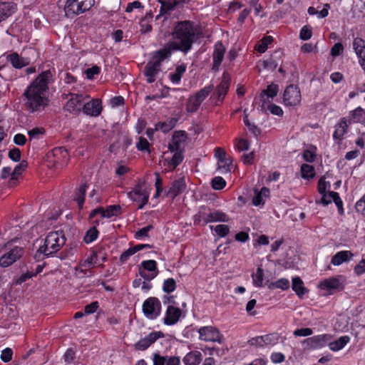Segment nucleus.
<instances>
[{
  "label": "nucleus",
  "instance_id": "10",
  "mask_svg": "<svg viewBox=\"0 0 365 365\" xmlns=\"http://www.w3.org/2000/svg\"><path fill=\"white\" fill-rule=\"evenodd\" d=\"M158 274L157 263L155 260L143 261L139 267V274L145 280L150 281Z\"/></svg>",
  "mask_w": 365,
  "mask_h": 365
},
{
  "label": "nucleus",
  "instance_id": "19",
  "mask_svg": "<svg viewBox=\"0 0 365 365\" xmlns=\"http://www.w3.org/2000/svg\"><path fill=\"white\" fill-rule=\"evenodd\" d=\"M181 314L182 312L180 308L173 305L168 306L164 318L165 324L169 326L175 324L178 322Z\"/></svg>",
  "mask_w": 365,
  "mask_h": 365
},
{
  "label": "nucleus",
  "instance_id": "41",
  "mask_svg": "<svg viewBox=\"0 0 365 365\" xmlns=\"http://www.w3.org/2000/svg\"><path fill=\"white\" fill-rule=\"evenodd\" d=\"M253 283L257 287H262L264 280V271L258 267L255 273L252 274Z\"/></svg>",
  "mask_w": 365,
  "mask_h": 365
},
{
  "label": "nucleus",
  "instance_id": "64",
  "mask_svg": "<svg viewBox=\"0 0 365 365\" xmlns=\"http://www.w3.org/2000/svg\"><path fill=\"white\" fill-rule=\"evenodd\" d=\"M354 272L357 275L365 273V259H361L354 267Z\"/></svg>",
  "mask_w": 365,
  "mask_h": 365
},
{
  "label": "nucleus",
  "instance_id": "1",
  "mask_svg": "<svg viewBox=\"0 0 365 365\" xmlns=\"http://www.w3.org/2000/svg\"><path fill=\"white\" fill-rule=\"evenodd\" d=\"M51 77L49 70L42 72L24 92V105L29 112H41L48 106L46 91Z\"/></svg>",
  "mask_w": 365,
  "mask_h": 365
},
{
  "label": "nucleus",
  "instance_id": "14",
  "mask_svg": "<svg viewBox=\"0 0 365 365\" xmlns=\"http://www.w3.org/2000/svg\"><path fill=\"white\" fill-rule=\"evenodd\" d=\"M128 195L132 200L140 202L138 209H142L147 204L149 197L148 193L140 184H138L132 191L128 193Z\"/></svg>",
  "mask_w": 365,
  "mask_h": 365
},
{
  "label": "nucleus",
  "instance_id": "45",
  "mask_svg": "<svg viewBox=\"0 0 365 365\" xmlns=\"http://www.w3.org/2000/svg\"><path fill=\"white\" fill-rule=\"evenodd\" d=\"M174 152L175 154L169 162V164L173 167V169L175 168L178 165H180L183 160V156L182 155V151Z\"/></svg>",
  "mask_w": 365,
  "mask_h": 365
},
{
  "label": "nucleus",
  "instance_id": "42",
  "mask_svg": "<svg viewBox=\"0 0 365 365\" xmlns=\"http://www.w3.org/2000/svg\"><path fill=\"white\" fill-rule=\"evenodd\" d=\"M98 230L95 227H91L86 232V233L84 236L83 240L86 243H91V242H93L98 237Z\"/></svg>",
  "mask_w": 365,
  "mask_h": 365
},
{
  "label": "nucleus",
  "instance_id": "50",
  "mask_svg": "<svg viewBox=\"0 0 365 365\" xmlns=\"http://www.w3.org/2000/svg\"><path fill=\"white\" fill-rule=\"evenodd\" d=\"M264 341L266 345H274L278 342L279 336L277 334H269L263 335Z\"/></svg>",
  "mask_w": 365,
  "mask_h": 365
},
{
  "label": "nucleus",
  "instance_id": "44",
  "mask_svg": "<svg viewBox=\"0 0 365 365\" xmlns=\"http://www.w3.org/2000/svg\"><path fill=\"white\" fill-rule=\"evenodd\" d=\"M278 91V86L274 83H272L267 86L266 90L262 91V97L263 98L264 96H267V97L274 98L277 96Z\"/></svg>",
  "mask_w": 365,
  "mask_h": 365
},
{
  "label": "nucleus",
  "instance_id": "2",
  "mask_svg": "<svg viewBox=\"0 0 365 365\" xmlns=\"http://www.w3.org/2000/svg\"><path fill=\"white\" fill-rule=\"evenodd\" d=\"M198 36V29L190 21H179L174 26L172 32V40L163 49L169 51L171 56L173 51H180L187 54L192 47V44Z\"/></svg>",
  "mask_w": 365,
  "mask_h": 365
},
{
  "label": "nucleus",
  "instance_id": "46",
  "mask_svg": "<svg viewBox=\"0 0 365 365\" xmlns=\"http://www.w3.org/2000/svg\"><path fill=\"white\" fill-rule=\"evenodd\" d=\"M176 288V282L174 279L169 278L164 281L163 290L165 292L170 293Z\"/></svg>",
  "mask_w": 365,
  "mask_h": 365
},
{
  "label": "nucleus",
  "instance_id": "8",
  "mask_svg": "<svg viewBox=\"0 0 365 365\" xmlns=\"http://www.w3.org/2000/svg\"><path fill=\"white\" fill-rule=\"evenodd\" d=\"M160 311L161 303L160 300L155 297L147 299L143 304V312L148 319H155L160 315Z\"/></svg>",
  "mask_w": 365,
  "mask_h": 365
},
{
  "label": "nucleus",
  "instance_id": "13",
  "mask_svg": "<svg viewBox=\"0 0 365 365\" xmlns=\"http://www.w3.org/2000/svg\"><path fill=\"white\" fill-rule=\"evenodd\" d=\"M284 103L287 106H296L301 101V93L299 88L295 85L288 86L283 95Z\"/></svg>",
  "mask_w": 365,
  "mask_h": 365
},
{
  "label": "nucleus",
  "instance_id": "52",
  "mask_svg": "<svg viewBox=\"0 0 365 365\" xmlns=\"http://www.w3.org/2000/svg\"><path fill=\"white\" fill-rule=\"evenodd\" d=\"M33 277V269H31V270H28L26 273L22 274L19 277L16 278L14 280V283L16 284H21L23 282L32 278Z\"/></svg>",
  "mask_w": 365,
  "mask_h": 365
},
{
  "label": "nucleus",
  "instance_id": "62",
  "mask_svg": "<svg viewBox=\"0 0 365 365\" xmlns=\"http://www.w3.org/2000/svg\"><path fill=\"white\" fill-rule=\"evenodd\" d=\"M270 359L273 363H282L284 361L285 356L280 352H274L271 354Z\"/></svg>",
  "mask_w": 365,
  "mask_h": 365
},
{
  "label": "nucleus",
  "instance_id": "57",
  "mask_svg": "<svg viewBox=\"0 0 365 365\" xmlns=\"http://www.w3.org/2000/svg\"><path fill=\"white\" fill-rule=\"evenodd\" d=\"M135 253H136V251L134 247L128 248L120 255V261L121 262H126L129 257L133 255Z\"/></svg>",
  "mask_w": 365,
  "mask_h": 365
},
{
  "label": "nucleus",
  "instance_id": "6",
  "mask_svg": "<svg viewBox=\"0 0 365 365\" xmlns=\"http://www.w3.org/2000/svg\"><path fill=\"white\" fill-rule=\"evenodd\" d=\"M345 277L342 275L331 277L319 282L318 287L326 290L331 294L336 291L342 290L344 287Z\"/></svg>",
  "mask_w": 365,
  "mask_h": 365
},
{
  "label": "nucleus",
  "instance_id": "33",
  "mask_svg": "<svg viewBox=\"0 0 365 365\" xmlns=\"http://www.w3.org/2000/svg\"><path fill=\"white\" fill-rule=\"evenodd\" d=\"M255 195L252 199V204L258 206L264 204L263 197H267L269 194V190L265 187H262L259 192L257 189L255 190Z\"/></svg>",
  "mask_w": 365,
  "mask_h": 365
},
{
  "label": "nucleus",
  "instance_id": "37",
  "mask_svg": "<svg viewBox=\"0 0 365 365\" xmlns=\"http://www.w3.org/2000/svg\"><path fill=\"white\" fill-rule=\"evenodd\" d=\"M213 88L214 86L212 85L205 86V88L197 91L196 94L194 95L193 96L201 104L202 102L208 96V95L213 90Z\"/></svg>",
  "mask_w": 365,
  "mask_h": 365
},
{
  "label": "nucleus",
  "instance_id": "35",
  "mask_svg": "<svg viewBox=\"0 0 365 365\" xmlns=\"http://www.w3.org/2000/svg\"><path fill=\"white\" fill-rule=\"evenodd\" d=\"M177 121H178L177 118H172L167 121L158 123L156 125V130H160L163 133H167V132L170 131L171 129H173L176 125Z\"/></svg>",
  "mask_w": 365,
  "mask_h": 365
},
{
  "label": "nucleus",
  "instance_id": "60",
  "mask_svg": "<svg viewBox=\"0 0 365 365\" xmlns=\"http://www.w3.org/2000/svg\"><path fill=\"white\" fill-rule=\"evenodd\" d=\"M355 207L357 212L365 216V195L356 203Z\"/></svg>",
  "mask_w": 365,
  "mask_h": 365
},
{
  "label": "nucleus",
  "instance_id": "36",
  "mask_svg": "<svg viewBox=\"0 0 365 365\" xmlns=\"http://www.w3.org/2000/svg\"><path fill=\"white\" fill-rule=\"evenodd\" d=\"M348 120L349 123L363 122L365 120V110L360 107L357 108L351 113V117Z\"/></svg>",
  "mask_w": 365,
  "mask_h": 365
},
{
  "label": "nucleus",
  "instance_id": "5",
  "mask_svg": "<svg viewBox=\"0 0 365 365\" xmlns=\"http://www.w3.org/2000/svg\"><path fill=\"white\" fill-rule=\"evenodd\" d=\"M94 4V0H66L64 10L67 15H78L88 11Z\"/></svg>",
  "mask_w": 365,
  "mask_h": 365
},
{
  "label": "nucleus",
  "instance_id": "25",
  "mask_svg": "<svg viewBox=\"0 0 365 365\" xmlns=\"http://www.w3.org/2000/svg\"><path fill=\"white\" fill-rule=\"evenodd\" d=\"M8 61L14 68L18 69L26 66L30 63V61L28 58L21 57L17 53L10 54L8 56Z\"/></svg>",
  "mask_w": 365,
  "mask_h": 365
},
{
  "label": "nucleus",
  "instance_id": "4",
  "mask_svg": "<svg viewBox=\"0 0 365 365\" xmlns=\"http://www.w3.org/2000/svg\"><path fill=\"white\" fill-rule=\"evenodd\" d=\"M170 56L169 51L163 48L154 53L153 60L148 62L144 69V74L148 83H152L155 81V76L160 71L161 63Z\"/></svg>",
  "mask_w": 365,
  "mask_h": 365
},
{
  "label": "nucleus",
  "instance_id": "31",
  "mask_svg": "<svg viewBox=\"0 0 365 365\" xmlns=\"http://www.w3.org/2000/svg\"><path fill=\"white\" fill-rule=\"evenodd\" d=\"M349 124L350 123H349V120H346V118H343L341 121L335 126V130L333 135L334 138L336 139H341L346 132V128Z\"/></svg>",
  "mask_w": 365,
  "mask_h": 365
},
{
  "label": "nucleus",
  "instance_id": "63",
  "mask_svg": "<svg viewBox=\"0 0 365 365\" xmlns=\"http://www.w3.org/2000/svg\"><path fill=\"white\" fill-rule=\"evenodd\" d=\"M166 361L167 356H162L158 354H153V365H165Z\"/></svg>",
  "mask_w": 365,
  "mask_h": 365
},
{
  "label": "nucleus",
  "instance_id": "7",
  "mask_svg": "<svg viewBox=\"0 0 365 365\" xmlns=\"http://www.w3.org/2000/svg\"><path fill=\"white\" fill-rule=\"evenodd\" d=\"M89 96L83 94L71 93L64 109L73 114H78L82 111L85 101L88 100Z\"/></svg>",
  "mask_w": 365,
  "mask_h": 365
},
{
  "label": "nucleus",
  "instance_id": "18",
  "mask_svg": "<svg viewBox=\"0 0 365 365\" xmlns=\"http://www.w3.org/2000/svg\"><path fill=\"white\" fill-rule=\"evenodd\" d=\"M230 76L224 73L220 83L216 88L217 101L222 102L225 97L230 87Z\"/></svg>",
  "mask_w": 365,
  "mask_h": 365
},
{
  "label": "nucleus",
  "instance_id": "28",
  "mask_svg": "<svg viewBox=\"0 0 365 365\" xmlns=\"http://www.w3.org/2000/svg\"><path fill=\"white\" fill-rule=\"evenodd\" d=\"M352 257L353 254L351 251H340L332 257L331 262L335 266H339L343 262L350 260Z\"/></svg>",
  "mask_w": 365,
  "mask_h": 365
},
{
  "label": "nucleus",
  "instance_id": "55",
  "mask_svg": "<svg viewBox=\"0 0 365 365\" xmlns=\"http://www.w3.org/2000/svg\"><path fill=\"white\" fill-rule=\"evenodd\" d=\"M12 355V349L11 348H6L1 351L0 357L4 362L7 363L11 360Z\"/></svg>",
  "mask_w": 365,
  "mask_h": 365
},
{
  "label": "nucleus",
  "instance_id": "34",
  "mask_svg": "<svg viewBox=\"0 0 365 365\" xmlns=\"http://www.w3.org/2000/svg\"><path fill=\"white\" fill-rule=\"evenodd\" d=\"M186 71V66L184 64H181L175 68V70L173 73H170V78L171 81L175 84H178L181 80L182 75Z\"/></svg>",
  "mask_w": 365,
  "mask_h": 365
},
{
  "label": "nucleus",
  "instance_id": "11",
  "mask_svg": "<svg viewBox=\"0 0 365 365\" xmlns=\"http://www.w3.org/2000/svg\"><path fill=\"white\" fill-rule=\"evenodd\" d=\"M24 250L22 247L16 246L11 248L8 252L3 255L0 258V265L3 267H7L19 259L24 255Z\"/></svg>",
  "mask_w": 365,
  "mask_h": 365
},
{
  "label": "nucleus",
  "instance_id": "56",
  "mask_svg": "<svg viewBox=\"0 0 365 365\" xmlns=\"http://www.w3.org/2000/svg\"><path fill=\"white\" fill-rule=\"evenodd\" d=\"M334 193H336L334 191H330L328 193H324L322 195V203H323L324 205H327L329 203H331L332 201L334 202L335 195H334Z\"/></svg>",
  "mask_w": 365,
  "mask_h": 365
},
{
  "label": "nucleus",
  "instance_id": "3",
  "mask_svg": "<svg viewBox=\"0 0 365 365\" xmlns=\"http://www.w3.org/2000/svg\"><path fill=\"white\" fill-rule=\"evenodd\" d=\"M66 238L63 231L49 232L44 241V244L38 249L40 253L46 257L56 253L66 243Z\"/></svg>",
  "mask_w": 365,
  "mask_h": 365
},
{
  "label": "nucleus",
  "instance_id": "39",
  "mask_svg": "<svg viewBox=\"0 0 365 365\" xmlns=\"http://www.w3.org/2000/svg\"><path fill=\"white\" fill-rule=\"evenodd\" d=\"M268 287L270 289L279 288L282 290H286L289 288V282L287 279L282 278L274 282H271Z\"/></svg>",
  "mask_w": 365,
  "mask_h": 365
},
{
  "label": "nucleus",
  "instance_id": "24",
  "mask_svg": "<svg viewBox=\"0 0 365 365\" xmlns=\"http://www.w3.org/2000/svg\"><path fill=\"white\" fill-rule=\"evenodd\" d=\"M186 184L183 178L174 181L168 191V195L174 199L178 195L182 192L185 189Z\"/></svg>",
  "mask_w": 365,
  "mask_h": 365
},
{
  "label": "nucleus",
  "instance_id": "16",
  "mask_svg": "<svg viewBox=\"0 0 365 365\" xmlns=\"http://www.w3.org/2000/svg\"><path fill=\"white\" fill-rule=\"evenodd\" d=\"M82 111L87 115L98 116L102 111L101 101L98 98L85 101Z\"/></svg>",
  "mask_w": 365,
  "mask_h": 365
},
{
  "label": "nucleus",
  "instance_id": "43",
  "mask_svg": "<svg viewBox=\"0 0 365 365\" xmlns=\"http://www.w3.org/2000/svg\"><path fill=\"white\" fill-rule=\"evenodd\" d=\"M200 106V103L197 101V100H196L193 96H190L187 102L186 110L188 113H194L198 109Z\"/></svg>",
  "mask_w": 365,
  "mask_h": 365
},
{
  "label": "nucleus",
  "instance_id": "29",
  "mask_svg": "<svg viewBox=\"0 0 365 365\" xmlns=\"http://www.w3.org/2000/svg\"><path fill=\"white\" fill-rule=\"evenodd\" d=\"M292 287L300 298L308 292V289L304 286L303 281L299 277H295L292 279Z\"/></svg>",
  "mask_w": 365,
  "mask_h": 365
},
{
  "label": "nucleus",
  "instance_id": "40",
  "mask_svg": "<svg viewBox=\"0 0 365 365\" xmlns=\"http://www.w3.org/2000/svg\"><path fill=\"white\" fill-rule=\"evenodd\" d=\"M302 177L304 179L314 178L315 175L314 168L312 165L303 164L301 166Z\"/></svg>",
  "mask_w": 365,
  "mask_h": 365
},
{
  "label": "nucleus",
  "instance_id": "49",
  "mask_svg": "<svg viewBox=\"0 0 365 365\" xmlns=\"http://www.w3.org/2000/svg\"><path fill=\"white\" fill-rule=\"evenodd\" d=\"M150 144L148 141L143 137H140L138 142L136 144V148L140 151H147L150 153L149 149Z\"/></svg>",
  "mask_w": 365,
  "mask_h": 365
},
{
  "label": "nucleus",
  "instance_id": "58",
  "mask_svg": "<svg viewBox=\"0 0 365 365\" xmlns=\"http://www.w3.org/2000/svg\"><path fill=\"white\" fill-rule=\"evenodd\" d=\"M293 334L295 336H307L312 335L313 331L310 328H302L294 330Z\"/></svg>",
  "mask_w": 365,
  "mask_h": 365
},
{
  "label": "nucleus",
  "instance_id": "21",
  "mask_svg": "<svg viewBox=\"0 0 365 365\" xmlns=\"http://www.w3.org/2000/svg\"><path fill=\"white\" fill-rule=\"evenodd\" d=\"M353 47L356 54L359 58V63L365 71V41L361 38H356L353 41Z\"/></svg>",
  "mask_w": 365,
  "mask_h": 365
},
{
  "label": "nucleus",
  "instance_id": "59",
  "mask_svg": "<svg viewBox=\"0 0 365 365\" xmlns=\"http://www.w3.org/2000/svg\"><path fill=\"white\" fill-rule=\"evenodd\" d=\"M9 157L11 160L18 162L21 159V151L19 148H14L9 150Z\"/></svg>",
  "mask_w": 365,
  "mask_h": 365
},
{
  "label": "nucleus",
  "instance_id": "23",
  "mask_svg": "<svg viewBox=\"0 0 365 365\" xmlns=\"http://www.w3.org/2000/svg\"><path fill=\"white\" fill-rule=\"evenodd\" d=\"M190 0H159L161 4L160 13H168Z\"/></svg>",
  "mask_w": 365,
  "mask_h": 365
},
{
  "label": "nucleus",
  "instance_id": "51",
  "mask_svg": "<svg viewBox=\"0 0 365 365\" xmlns=\"http://www.w3.org/2000/svg\"><path fill=\"white\" fill-rule=\"evenodd\" d=\"M226 185L222 177H215L212 180V187L215 190H222Z\"/></svg>",
  "mask_w": 365,
  "mask_h": 365
},
{
  "label": "nucleus",
  "instance_id": "20",
  "mask_svg": "<svg viewBox=\"0 0 365 365\" xmlns=\"http://www.w3.org/2000/svg\"><path fill=\"white\" fill-rule=\"evenodd\" d=\"M225 52V47L222 44L221 41H218L215 45V49L212 54L213 58V66L212 70L217 71L219 69V66H220Z\"/></svg>",
  "mask_w": 365,
  "mask_h": 365
},
{
  "label": "nucleus",
  "instance_id": "27",
  "mask_svg": "<svg viewBox=\"0 0 365 365\" xmlns=\"http://www.w3.org/2000/svg\"><path fill=\"white\" fill-rule=\"evenodd\" d=\"M202 359L201 352L192 351L187 353L183 358L182 361L185 365H199Z\"/></svg>",
  "mask_w": 365,
  "mask_h": 365
},
{
  "label": "nucleus",
  "instance_id": "30",
  "mask_svg": "<svg viewBox=\"0 0 365 365\" xmlns=\"http://www.w3.org/2000/svg\"><path fill=\"white\" fill-rule=\"evenodd\" d=\"M87 189L86 182L80 185L74 194L73 199L77 202L79 209H82L85 201V195Z\"/></svg>",
  "mask_w": 365,
  "mask_h": 365
},
{
  "label": "nucleus",
  "instance_id": "9",
  "mask_svg": "<svg viewBox=\"0 0 365 365\" xmlns=\"http://www.w3.org/2000/svg\"><path fill=\"white\" fill-rule=\"evenodd\" d=\"M199 339L205 341L222 343V335L220 331L212 326L202 327L198 329Z\"/></svg>",
  "mask_w": 365,
  "mask_h": 365
},
{
  "label": "nucleus",
  "instance_id": "53",
  "mask_svg": "<svg viewBox=\"0 0 365 365\" xmlns=\"http://www.w3.org/2000/svg\"><path fill=\"white\" fill-rule=\"evenodd\" d=\"M215 232L221 237H225L230 232V227L226 225H218L215 227Z\"/></svg>",
  "mask_w": 365,
  "mask_h": 365
},
{
  "label": "nucleus",
  "instance_id": "22",
  "mask_svg": "<svg viewBox=\"0 0 365 365\" xmlns=\"http://www.w3.org/2000/svg\"><path fill=\"white\" fill-rule=\"evenodd\" d=\"M202 215L203 220L206 223L213 222H227L229 220L227 215L225 212L219 210H214L212 212H210L209 213L203 212Z\"/></svg>",
  "mask_w": 365,
  "mask_h": 365
},
{
  "label": "nucleus",
  "instance_id": "38",
  "mask_svg": "<svg viewBox=\"0 0 365 365\" xmlns=\"http://www.w3.org/2000/svg\"><path fill=\"white\" fill-rule=\"evenodd\" d=\"M121 213V207L118 205H110L106 210L103 209V217L110 218L118 216Z\"/></svg>",
  "mask_w": 365,
  "mask_h": 365
},
{
  "label": "nucleus",
  "instance_id": "26",
  "mask_svg": "<svg viewBox=\"0 0 365 365\" xmlns=\"http://www.w3.org/2000/svg\"><path fill=\"white\" fill-rule=\"evenodd\" d=\"M15 11V4L9 2H0V22L9 18Z\"/></svg>",
  "mask_w": 365,
  "mask_h": 365
},
{
  "label": "nucleus",
  "instance_id": "15",
  "mask_svg": "<svg viewBox=\"0 0 365 365\" xmlns=\"http://www.w3.org/2000/svg\"><path fill=\"white\" fill-rule=\"evenodd\" d=\"M187 139V135L185 131H175L171 142L168 145V149L170 152L183 151L184 143Z\"/></svg>",
  "mask_w": 365,
  "mask_h": 365
},
{
  "label": "nucleus",
  "instance_id": "48",
  "mask_svg": "<svg viewBox=\"0 0 365 365\" xmlns=\"http://www.w3.org/2000/svg\"><path fill=\"white\" fill-rule=\"evenodd\" d=\"M272 41V36L264 37L262 40V43L257 46V50L262 53L267 49L268 45Z\"/></svg>",
  "mask_w": 365,
  "mask_h": 365
},
{
  "label": "nucleus",
  "instance_id": "47",
  "mask_svg": "<svg viewBox=\"0 0 365 365\" xmlns=\"http://www.w3.org/2000/svg\"><path fill=\"white\" fill-rule=\"evenodd\" d=\"M28 165V163L26 160H22L19 165H17L13 173H11V180H16V176L20 175L21 170L25 169Z\"/></svg>",
  "mask_w": 365,
  "mask_h": 365
},
{
  "label": "nucleus",
  "instance_id": "61",
  "mask_svg": "<svg viewBox=\"0 0 365 365\" xmlns=\"http://www.w3.org/2000/svg\"><path fill=\"white\" fill-rule=\"evenodd\" d=\"M53 156L56 158H58V156H61L63 158H68V152L67 150L63 148H56L53 150Z\"/></svg>",
  "mask_w": 365,
  "mask_h": 365
},
{
  "label": "nucleus",
  "instance_id": "17",
  "mask_svg": "<svg viewBox=\"0 0 365 365\" xmlns=\"http://www.w3.org/2000/svg\"><path fill=\"white\" fill-rule=\"evenodd\" d=\"M163 334L160 331H153L148 336L141 339L135 344V347L137 350L143 351L148 349L152 344L155 342L158 339L163 337Z\"/></svg>",
  "mask_w": 365,
  "mask_h": 365
},
{
  "label": "nucleus",
  "instance_id": "54",
  "mask_svg": "<svg viewBox=\"0 0 365 365\" xmlns=\"http://www.w3.org/2000/svg\"><path fill=\"white\" fill-rule=\"evenodd\" d=\"M312 35V29L308 26H304L302 28L299 34V37L302 40H309Z\"/></svg>",
  "mask_w": 365,
  "mask_h": 365
},
{
  "label": "nucleus",
  "instance_id": "32",
  "mask_svg": "<svg viewBox=\"0 0 365 365\" xmlns=\"http://www.w3.org/2000/svg\"><path fill=\"white\" fill-rule=\"evenodd\" d=\"M350 338L349 336H342L337 340L329 342V347L331 351H336L343 349L345 345L349 341Z\"/></svg>",
  "mask_w": 365,
  "mask_h": 365
},
{
  "label": "nucleus",
  "instance_id": "12",
  "mask_svg": "<svg viewBox=\"0 0 365 365\" xmlns=\"http://www.w3.org/2000/svg\"><path fill=\"white\" fill-rule=\"evenodd\" d=\"M329 334H322L307 338L302 341L304 349H317L324 346L331 339Z\"/></svg>",
  "mask_w": 365,
  "mask_h": 365
}]
</instances>
